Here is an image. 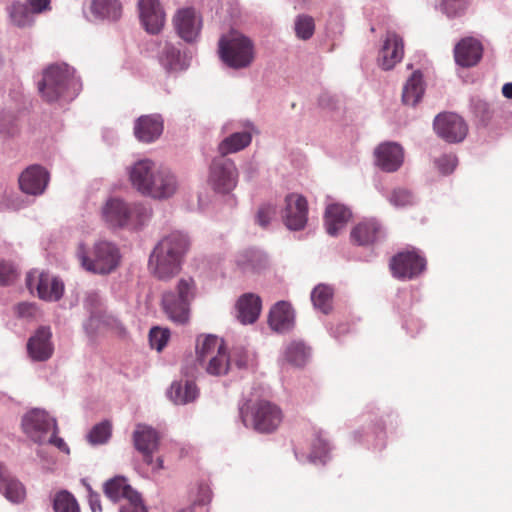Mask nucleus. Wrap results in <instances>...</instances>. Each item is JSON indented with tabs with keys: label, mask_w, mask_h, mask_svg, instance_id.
<instances>
[{
	"label": "nucleus",
	"mask_w": 512,
	"mask_h": 512,
	"mask_svg": "<svg viewBox=\"0 0 512 512\" xmlns=\"http://www.w3.org/2000/svg\"><path fill=\"white\" fill-rule=\"evenodd\" d=\"M189 247L190 239L182 231L175 230L163 236L149 256L148 267L152 274L162 281L174 277L181 270Z\"/></svg>",
	"instance_id": "1"
},
{
	"label": "nucleus",
	"mask_w": 512,
	"mask_h": 512,
	"mask_svg": "<svg viewBox=\"0 0 512 512\" xmlns=\"http://www.w3.org/2000/svg\"><path fill=\"white\" fill-rule=\"evenodd\" d=\"M38 89L47 102H58L63 105L70 103L79 95L82 82L74 67L67 63H55L44 70Z\"/></svg>",
	"instance_id": "2"
},
{
	"label": "nucleus",
	"mask_w": 512,
	"mask_h": 512,
	"mask_svg": "<svg viewBox=\"0 0 512 512\" xmlns=\"http://www.w3.org/2000/svg\"><path fill=\"white\" fill-rule=\"evenodd\" d=\"M197 294L192 277H182L175 288L162 294L161 306L166 316L176 324H186L190 317V306Z\"/></svg>",
	"instance_id": "3"
},
{
	"label": "nucleus",
	"mask_w": 512,
	"mask_h": 512,
	"mask_svg": "<svg viewBox=\"0 0 512 512\" xmlns=\"http://www.w3.org/2000/svg\"><path fill=\"white\" fill-rule=\"evenodd\" d=\"M364 417V424L352 432L353 440L369 450L382 451L386 447V429H396L399 423L398 414L388 412L378 417L375 413H369Z\"/></svg>",
	"instance_id": "4"
},
{
	"label": "nucleus",
	"mask_w": 512,
	"mask_h": 512,
	"mask_svg": "<svg viewBox=\"0 0 512 512\" xmlns=\"http://www.w3.org/2000/svg\"><path fill=\"white\" fill-rule=\"evenodd\" d=\"M146 52L157 59L167 73L186 71L193 58V50L184 48L181 43H173L163 37L151 39L146 43Z\"/></svg>",
	"instance_id": "5"
},
{
	"label": "nucleus",
	"mask_w": 512,
	"mask_h": 512,
	"mask_svg": "<svg viewBox=\"0 0 512 512\" xmlns=\"http://www.w3.org/2000/svg\"><path fill=\"white\" fill-rule=\"evenodd\" d=\"M239 415L246 428L259 433L273 432L282 421L280 408L267 400L246 401L239 406Z\"/></svg>",
	"instance_id": "6"
},
{
	"label": "nucleus",
	"mask_w": 512,
	"mask_h": 512,
	"mask_svg": "<svg viewBox=\"0 0 512 512\" xmlns=\"http://www.w3.org/2000/svg\"><path fill=\"white\" fill-rule=\"evenodd\" d=\"M77 257L83 268L94 274L106 275L113 272L119 265L121 254L118 247L109 241H98L91 252L84 244L77 249Z\"/></svg>",
	"instance_id": "7"
},
{
	"label": "nucleus",
	"mask_w": 512,
	"mask_h": 512,
	"mask_svg": "<svg viewBox=\"0 0 512 512\" xmlns=\"http://www.w3.org/2000/svg\"><path fill=\"white\" fill-rule=\"evenodd\" d=\"M218 55L228 68L245 69L254 61V44L242 34L222 35L218 41Z\"/></svg>",
	"instance_id": "8"
},
{
	"label": "nucleus",
	"mask_w": 512,
	"mask_h": 512,
	"mask_svg": "<svg viewBox=\"0 0 512 512\" xmlns=\"http://www.w3.org/2000/svg\"><path fill=\"white\" fill-rule=\"evenodd\" d=\"M221 130L229 134L218 143L217 152L220 157L244 150L251 144L253 135L259 133L255 124L249 119L228 121Z\"/></svg>",
	"instance_id": "9"
},
{
	"label": "nucleus",
	"mask_w": 512,
	"mask_h": 512,
	"mask_svg": "<svg viewBox=\"0 0 512 512\" xmlns=\"http://www.w3.org/2000/svg\"><path fill=\"white\" fill-rule=\"evenodd\" d=\"M150 215L149 209L142 204L129 205L120 198H109L102 207L104 220L114 228H122L135 217L143 223Z\"/></svg>",
	"instance_id": "10"
},
{
	"label": "nucleus",
	"mask_w": 512,
	"mask_h": 512,
	"mask_svg": "<svg viewBox=\"0 0 512 512\" xmlns=\"http://www.w3.org/2000/svg\"><path fill=\"white\" fill-rule=\"evenodd\" d=\"M209 182L217 193L229 194L238 182L234 161L227 157H214L209 168Z\"/></svg>",
	"instance_id": "11"
},
{
	"label": "nucleus",
	"mask_w": 512,
	"mask_h": 512,
	"mask_svg": "<svg viewBox=\"0 0 512 512\" xmlns=\"http://www.w3.org/2000/svg\"><path fill=\"white\" fill-rule=\"evenodd\" d=\"M21 425L27 437L38 444L46 443L52 429H55V432L59 431L56 419L40 408L28 411L22 417Z\"/></svg>",
	"instance_id": "12"
},
{
	"label": "nucleus",
	"mask_w": 512,
	"mask_h": 512,
	"mask_svg": "<svg viewBox=\"0 0 512 512\" xmlns=\"http://www.w3.org/2000/svg\"><path fill=\"white\" fill-rule=\"evenodd\" d=\"M26 285L33 292L35 289L37 296L47 302H57L64 294L65 286L63 281L49 272L30 271L26 276Z\"/></svg>",
	"instance_id": "13"
},
{
	"label": "nucleus",
	"mask_w": 512,
	"mask_h": 512,
	"mask_svg": "<svg viewBox=\"0 0 512 512\" xmlns=\"http://www.w3.org/2000/svg\"><path fill=\"white\" fill-rule=\"evenodd\" d=\"M389 266L395 278L411 280L425 270L426 259L416 250L402 251L391 258Z\"/></svg>",
	"instance_id": "14"
},
{
	"label": "nucleus",
	"mask_w": 512,
	"mask_h": 512,
	"mask_svg": "<svg viewBox=\"0 0 512 512\" xmlns=\"http://www.w3.org/2000/svg\"><path fill=\"white\" fill-rule=\"evenodd\" d=\"M133 443L135 449L142 454L143 461L147 465H151L153 470L163 468V460L161 458H157L155 463L153 461V453L159 446V434L153 427L138 424L133 432Z\"/></svg>",
	"instance_id": "15"
},
{
	"label": "nucleus",
	"mask_w": 512,
	"mask_h": 512,
	"mask_svg": "<svg viewBox=\"0 0 512 512\" xmlns=\"http://www.w3.org/2000/svg\"><path fill=\"white\" fill-rule=\"evenodd\" d=\"M436 134L447 143H460L468 133L465 120L456 113H439L433 121Z\"/></svg>",
	"instance_id": "16"
},
{
	"label": "nucleus",
	"mask_w": 512,
	"mask_h": 512,
	"mask_svg": "<svg viewBox=\"0 0 512 512\" xmlns=\"http://www.w3.org/2000/svg\"><path fill=\"white\" fill-rule=\"evenodd\" d=\"M285 226L292 231L304 229L308 220V204L304 196L290 193L285 197V208L282 212Z\"/></svg>",
	"instance_id": "17"
},
{
	"label": "nucleus",
	"mask_w": 512,
	"mask_h": 512,
	"mask_svg": "<svg viewBox=\"0 0 512 512\" xmlns=\"http://www.w3.org/2000/svg\"><path fill=\"white\" fill-rule=\"evenodd\" d=\"M178 36L186 43H194L200 36L201 17L194 8L188 7L177 11L173 19Z\"/></svg>",
	"instance_id": "18"
},
{
	"label": "nucleus",
	"mask_w": 512,
	"mask_h": 512,
	"mask_svg": "<svg viewBox=\"0 0 512 512\" xmlns=\"http://www.w3.org/2000/svg\"><path fill=\"white\" fill-rule=\"evenodd\" d=\"M19 187L27 195H42L50 181L49 171L39 165L32 164L28 166L19 176Z\"/></svg>",
	"instance_id": "19"
},
{
	"label": "nucleus",
	"mask_w": 512,
	"mask_h": 512,
	"mask_svg": "<svg viewBox=\"0 0 512 512\" xmlns=\"http://www.w3.org/2000/svg\"><path fill=\"white\" fill-rule=\"evenodd\" d=\"M53 352L51 329L40 326L27 341V353L33 361L44 362L51 358Z\"/></svg>",
	"instance_id": "20"
},
{
	"label": "nucleus",
	"mask_w": 512,
	"mask_h": 512,
	"mask_svg": "<svg viewBox=\"0 0 512 512\" xmlns=\"http://www.w3.org/2000/svg\"><path fill=\"white\" fill-rule=\"evenodd\" d=\"M375 163L384 172H396L403 164L404 150L396 142L381 143L375 149Z\"/></svg>",
	"instance_id": "21"
},
{
	"label": "nucleus",
	"mask_w": 512,
	"mask_h": 512,
	"mask_svg": "<svg viewBox=\"0 0 512 512\" xmlns=\"http://www.w3.org/2000/svg\"><path fill=\"white\" fill-rule=\"evenodd\" d=\"M483 45L474 37L462 38L454 47L455 63L463 68L476 66L483 56Z\"/></svg>",
	"instance_id": "22"
},
{
	"label": "nucleus",
	"mask_w": 512,
	"mask_h": 512,
	"mask_svg": "<svg viewBox=\"0 0 512 512\" xmlns=\"http://www.w3.org/2000/svg\"><path fill=\"white\" fill-rule=\"evenodd\" d=\"M133 130L138 141L152 143L162 135L164 119L158 113L142 115L135 120Z\"/></svg>",
	"instance_id": "23"
},
{
	"label": "nucleus",
	"mask_w": 512,
	"mask_h": 512,
	"mask_svg": "<svg viewBox=\"0 0 512 512\" xmlns=\"http://www.w3.org/2000/svg\"><path fill=\"white\" fill-rule=\"evenodd\" d=\"M147 196L163 200L172 197L178 189L176 175L167 167H159L150 182Z\"/></svg>",
	"instance_id": "24"
},
{
	"label": "nucleus",
	"mask_w": 512,
	"mask_h": 512,
	"mask_svg": "<svg viewBox=\"0 0 512 512\" xmlns=\"http://www.w3.org/2000/svg\"><path fill=\"white\" fill-rule=\"evenodd\" d=\"M139 15L145 30L157 34L165 22V13L159 0H139Z\"/></svg>",
	"instance_id": "25"
},
{
	"label": "nucleus",
	"mask_w": 512,
	"mask_h": 512,
	"mask_svg": "<svg viewBox=\"0 0 512 512\" xmlns=\"http://www.w3.org/2000/svg\"><path fill=\"white\" fill-rule=\"evenodd\" d=\"M404 43L402 37L395 32H387L383 46L379 51L378 62L383 70H391L402 60Z\"/></svg>",
	"instance_id": "26"
},
{
	"label": "nucleus",
	"mask_w": 512,
	"mask_h": 512,
	"mask_svg": "<svg viewBox=\"0 0 512 512\" xmlns=\"http://www.w3.org/2000/svg\"><path fill=\"white\" fill-rule=\"evenodd\" d=\"M267 254L255 247L239 251L235 256L237 268L244 274L260 273L268 267Z\"/></svg>",
	"instance_id": "27"
},
{
	"label": "nucleus",
	"mask_w": 512,
	"mask_h": 512,
	"mask_svg": "<svg viewBox=\"0 0 512 512\" xmlns=\"http://www.w3.org/2000/svg\"><path fill=\"white\" fill-rule=\"evenodd\" d=\"M268 324L278 333L291 331L295 325V311L292 305L284 300L276 302L269 311Z\"/></svg>",
	"instance_id": "28"
},
{
	"label": "nucleus",
	"mask_w": 512,
	"mask_h": 512,
	"mask_svg": "<svg viewBox=\"0 0 512 512\" xmlns=\"http://www.w3.org/2000/svg\"><path fill=\"white\" fill-rule=\"evenodd\" d=\"M333 447L328 438L320 431L316 433L308 455L294 449V455L300 463L309 462L314 465L324 466L331 459Z\"/></svg>",
	"instance_id": "29"
},
{
	"label": "nucleus",
	"mask_w": 512,
	"mask_h": 512,
	"mask_svg": "<svg viewBox=\"0 0 512 512\" xmlns=\"http://www.w3.org/2000/svg\"><path fill=\"white\" fill-rule=\"evenodd\" d=\"M157 167L149 159H142L135 162L129 169V178L135 189L146 195L149 191L150 182L154 177Z\"/></svg>",
	"instance_id": "30"
},
{
	"label": "nucleus",
	"mask_w": 512,
	"mask_h": 512,
	"mask_svg": "<svg viewBox=\"0 0 512 512\" xmlns=\"http://www.w3.org/2000/svg\"><path fill=\"white\" fill-rule=\"evenodd\" d=\"M383 236L382 226L374 218L359 222L351 231V240L359 246L373 245Z\"/></svg>",
	"instance_id": "31"
},
{
	"label": "nucleus",
	"mask_w": 512,
	"mask_h": 512,
	"mask_svg": "<svg viewBox=\"0 0 512 512\" xmlns=\"http://www.w3.org/2000/svg\"><path fill=\"white\" fill-rule=\"evenodd\" d=\"M352 216L351 210L339 203H331L327 205L324 213V224L326 232L330 236H337Z\"/></svg>",
	"instance_id": "32"
},
{
	"label": "nucleus",
	"mask_w": 512,
	"mask_h": 512,
	"mask_svg": "<svg viewBox=\"0 0 512 512\" xmlns=\"http://www.w3.org/2000/svg\"><path fill=\"white\" fill-rule=\"evenodd\" d=\"M262 308L261 298L253 293L243 294L236 303L237 319L242 324H253L259 318Z\"/></svg>",
	"instance_id": "33"
},
{
	"label": "nucleus",
	"mask_w": 512,
	"mask_h": 512,
	"mask_svg": "<svg viewBox=\"0 0 512 512\" xmlns=\"http://www.w3.org/2000/svg\"><path fill=\"white\" fill-rule=\"evenodd\" d=\"M103 491L105 496L113 502H118L122 498H125L127 502H131L140 496V493L134 490L126 477L122 475H117L107 480L103 485Z\"/></svg>",
	"instance_id": "34"
},
{
	"label": "nucleus",
	"mask_w": 512,
	"mask_h": 512,
	"mask_svg": "<svg viewBox=\"0 0 512 512\" xmlns=\"http://www.w3.org/2000/svg\"><path fill=\"white\" fill-rule=\"evenodd\" d=\"M0 492L14 504L22 503L26 497L25 486L17 478L10 475L5 465L0 462Z\"/></svg>",
	"instance_id": "35"
},
{
	"label": "nucleus",
	"mask_w": 512,
	"mask_h": 512,
	"mask_svg": "<svg viewBox=\"0 0 512 512\" xmlns=\"http://www.w3.org/2000/svg\"><path fill=\"white\" fill-rule=\"evenodd\" d=\"M167 394L174 404L186 405L198 398L199 390L193 381L179 380L171 384Z\"/></svg>",
	"instance_id": "36"
},
{
	"label": "nucleus",
	"mask_w": 512,
	"mask_h": 512,
	"mask_svg": "<svg viewBox=\"0 0 512 512\" xmlns=\"http://www.w3.org/2000/svg\"><path fill=\"white\" fill-rule=\"evenodd\" d=\"M211 498L212 492L209 485L205 482H199L189 491L190 506L179 509L177 512H209Z\"/></svg>",
	"instance_id": "37"
},
{
	"label": "nucleus",
	"mask_w": 512,
	"mask_h": 512,
	"mask_svg": "<svg viewBox=\"0 0 512 512\" xmlns=\"http://www.w3.org/2000/svg\"><path fill=\"white\" fill-rule=\"evenodd\" d=\"M282 359L294 367H303L311 356V349L301 340H293L283 347Z\"/></svg>",
	"instance_id": "38"
},
{
	"label": "nucleus",
	"mask_w": 512,
	"mask_h": 512,
	"mask_svg": "<svg viewBox=\"0 0 512 512\" xmlns=\"http://www.w3.org/2000/svg\"><path fill=\"white\" fill-rule=\"evenodd\" d=\"M423 74L414 71L403 86L402 101L405 105L415 107L424 95Z\"/></svg>",
	"instance_id": "39"
},
{
	"label": "nucleus",
	"mask_w": 512,
	"mask_h": 512,
	"mask_svg": "<svg viewBox=\"0 0 512 512\" xmlns=\"http://www.w3.org/2000/svg\"><path fill=\"white\" fill-rule=\"evenodd\" d=\"M90 10L95 19L115 21L121 16V4L118 0H93Z\"/></svg>",
	"instance_id": "40"
},
{
	"label": "nucleus",
	"mask_w": 512,
	"mask_h": 512,
	"mask_svg": "<svg viewBox=\"0 0 512 512\" xmlns=\"http://www.w3.org/2000/svg\"><path fill=\"white\" fill-rule=\"evenodd\" d=\"M471 111L478 123L481 126H488L491 120L498 114V106L494 103H489L478 97L471 98L470 101Z\"/></svg>",
	"instance_id": "41"
},
{
	"label": "nucleus",
	"mask_w": 512,
	"mask_h": 512,
	"mask_svg": "<svg viewBox=\"0 0 512 512\" xmlns=\"http://www.w3.org/2000/svg\"><path fill=\"white\" fill-rule=\"evenodd\" d=\"M219 350L223 351L225 348L217 336L209 334L203 338L199 337L196 342V359L200 365H204L207 359L216 355Z\"/></svg>",
	"instance_id": "42"
},
{
	"label": "nucleus",
	"mask_w": 512,
	"mask_h": 512,
	"mask_svg": "<svg viewBox=\"0 0 512 512\" xmlns=\"http://www.w3.org/2000/svg\"><path fill=\"white\" fill-rule=\"evenodd\" d=\"M11 22L20 28L30 27L34 23L35 13L26 3L13 2L7 7Z\"/></svg>",
	"instance_id": "43"
},
{
	"label": "nucleus",
	"mask_w": 512,
	"mask_h": 512,
	"mask_svg": "<svg viewBox=\"0 0 512 512\" xmlns=\"http://www.w3.org/2000/svg\"><path fill=\"white\" fill-rule=\"evenodd\" d=\"M333 289L325 284H318L311 292V301L315 309L328 314L332 309Z\"/></svg>",
	"instance_id": "44"
},
{
	"label": "nucleus",
	"mask_w": 512,
	"mask_h": 512,
	"mask_svg": "<svg viewBox=\"0 0 512 512\" xmlns=\"http://www.w3.org/2000/svg\"><path fill=\"white\" fill-rule=\"evenodd\" d=\"M55 512H80L76 498L67 490L57 492L53 498Z\"/></svg>",
	"instance_id": "45"
},
{
	"label": "nucleus",
	"mask_w": 512,
	"mask_h": 512,
	"mask_svg": "<svg viewBox=\"0 0 512 512\" xmlns=\"http://www.w3.org/2000/svg\"><path fill=\"white\" fill-rule=\"evenodd\" d=\"M207 361L206 371L210 375H224L230 368V360L225 350H219L216 355L211 356Z\"/></svg>",
	"instance_id": "46"
},
{
	"label": "nucleus",
	"mask_w": 512,
	"mask_h": 512,
	"mask_svg": "<svg viewBox=\"0 0 512 512\" xmlns=\"http://www.w3.org/2000/svg\"><path fill=\"white\" fill-rule=\"evenodd\" d=\"M111 433V423L108 420H104L92 427L87 435V439L92 445H101L110 439Z\"/></svg>",
	"instance_id": "47"
},
{
	"label": "nucleus",
	"mask_w": 512,
	"mask_h": 512,
	"mask_svg": "<svg viewBox=\"0 0 512 512\" xmlns=\"http://www.w3.org/2000/svg\"><path fill=\"white\" fill-rule=\"evenodd\" d=\"M469 6V0H442L440 10L448 18L461 16Z\"/></svg>",
	"instance_id": "48"
},
{
	"label": "nucleus",
	"mask_w": 512,
	"mask_h": 512,
	"mask_svg": "<svg viewBox=\"0 0 512 512\" xmlns=\"http://www.w3.org/2000/svg\"><path fill=\"white\" fill-rule=\"evenodd\" d=\"M315 30L314 20L308 15H299L295 20V32L298 38L308 40Z\"/></svg>",
	"instance_id": "49"
},
{
	"label": "nucleus",
	"mask_w": 512,
	"mask_h": 512,
	"mask_svg": "<svg viewBox=\"0 0 512 512\" xmlns=\"http://www.w3.org/2000/svg\"><path fill=\"white\" fill-rule=\"evenodd\" d=\"M18 131L19 125L15 114L11 111H2L0 115V133L7 137H13Z\"/></svg>",
	"instance_id": "50"
},
{
	"label": "nucleus",
	"mask_w": 512,
	"mask_h": 512,
	"mask_svg": "<svg viewBox=\"0 0 512 512\" xmlns=\"http://www.w3.org/2000/svg\"><path fill=\"white\" fill-rule=\"evenodd\" d=\"M170 338V330L161 327H152L149 332V341L152 348L162 351Z\"/></svg>",
	"instance_id": "51"
},
{
	"label": "nucleus",
	"mask_w": 512,
	"mask_h": 512,
	"mask_svg": "<svg viewBox=\"0 0 512 512\" xmlns=\"http://www.w3.org/2000/svg\"><path fill=\"white\" fill-rule=\"evenodd\" d=\"M230 365L234 363L238 369H247L250 367L253 358L249 350L243 347L233 348L230 355H228Z\"/></svg>",
	"instance_id": "52"
},
{
	"label": "nucleus",
	"mask_w": 512,
	"mask_h": 512,
	"mask_svg": "<svg viewBox=\"0 0 512 512\" xmlns=\"http://www.w3.org/2000/svg\"><path fill=\"white\" fill-rule=\"evenodd\" d=\"M19 276L17 267L10 261L0 260V286L13 284Z\"/></svg>",
	"instance_id": "53"
},
{
	"label": "nucleus",
	"mask_w": 512,
	"mask_h": 512,
	"mask_svg": "<svg viewBox=\"0 0 512 512\" xmlns=\"http://www.w3.org/2000/svg\"><path fill=\"white\" fill-rule=\"evenodd\" d=\"M389 202L395 207H406L415 203V197L411 191L404 188L394 189Z\"/></svg>",
	"instance_id": "54"
},
{
	"label": "nucleus",
	"mask_w": 512,
	"mask_h": 512,
	"mask_svg": "<svg viewBox=\"0 0 512 512\" xmlns=\"http://www.w3.org/2000/svg\"><path fill=\"white\" fill-rule=\"evenodd\" d=\"M88 318L83 322V330L89 338H94L104 321V313L91 312Z\"/></svg>",
	"instance_id": "55"
},
{
	"label": "nucleus",
	"mask_w": 512,
	"mask_h": 512,
	"mask_svg": "<svg viewBox=\"0 0 512 512\" xmlns=\"http://www.w3.org/2000/svg\"><path fill=\"white\" fill-rule=\"evenodd\" d=\"M435 165L443 175L451 174L457 165V157L454 154H443L435 160Z\"/></svg>",
	"instance_id": "56"
},
{
	"label": "nucleus",
	"mask_w": 512,
	"mask_h": 512,
	"mask_svg": "<svg viewBox=\"0 0 512 512\" xmlns=\"http://www.w3.org/2000/svg\"><path fill=\"white\" fill-rule=\"evenodd\" d=\"M275 214V208L272 204H262L256 213V222L259 226L266 228Z\"/></svg>",
	"instance_id": "57"
},
{
	"label": "nucleus",
	"mask_w": 512,
	"mask_h": 512,
	"mask_svg": "<svg viewBox=\"0 0 512 512\" xmlns=\"http://www.w3.org/2000/svg\"><path fill=\"white\" fill-rule=\"evenodd\" d=\"M83 306L88 313H91V312L104 313L101 309L102 298H101L100 294L96 291H90L86 294V297L83 301Z\"/></svg>",
	"instance_id": "58"
},
{
	"label": "nucleus",
	"mask_w": 512,
	"mask_h": 512,
	"mask_svg": "<svg viewBox=\"0 0 512 512\" xmlns=\"http://www.w3.org/2000/svg\"><path fill=\"white\" fill-rule=\"evenodd\" d=\"M83 486L86 488L87 491V499L89 506L93 512H100L101 511V501H100V494L95 492L91 485L87 482L86 479L81 480Z\"/></svg>",
	"instance_id": "59"
},
{
	"label": "nucleus",
	"mask_w": 512,
	"mask_h": 512,
	"mask_svg": "<svg viewBox=\"0 0 512 512\" xmlns=\"http://www.w3.org/2000/svg\"><path fill=\"white\" fill-rule=\"evenodd\" d=\"M119 512H148L147 507L144 505L141 495L137 497V499L132 500L131 502H126L123 504Z\"/></svg>",
	"instance_id": "60"
},
{
	"label": "nucleus",
	"mask_w": 512,
	"mask_h": 512,
	"mask_svg": "<svg viewBox=\"0 0 512 512\" xmlns=\"http://www.w3.org/2000/svg\"><path fill=\"white\" fill-rule=\"evenodd\" d=\"M402 327L407 331L411 336H415L421 328L423 327L422 321L418 318L410 317L409 319L405 318L403 320Z\"/></svg>",
	"instance_id": "61"
},
{
	"label": "nucleus",
	"mask_w": 512,
	"mask_h": 512,
	"mask_svg": "<svg viewBox=\"0 0 512 512\" xmlns=\"http://www.w3.org/2000/svg\"><path fill=\"white\" fill-rule=\"evenodd\" d=\"M58 432H55V429H52L51 435L48 437L46 442L56 446L61 452L65 454L70 453L69 446L66 444L63 438L57 436Z\"/></svg>",
	"instance_id": "62"
},
{
	"label": "nucleus",
	"mask_w": 512,
	"mask_h": 512,
	"mask_svg": "<svg viewBox=\"0 0 512 512\" xmlns=\"http://www.w3.org/2000/svg\"><path fill=\"white\" fill-rule=\"evenodd\" d=\"M410 298H411L410 292H408L406 290L398 291L397 301L395 304L396 308L398 310H401L402 312H404L406 310V308H408L410 306V304H409Z\"/></svg>",
	"instance_id": "63"
},
{
	"label": "nucleus",
	"mask_w": 512,
	"mask_h": 512,
	"mask_svg": "<svg viewBox=\"0 0 512 512\" xmlns=\"http://www.w3.org/2000/svg\"><path fill=\"white\" fill-rule=\"evenodd\" d=\"M26 4L35 14H40L49 9L50 0H27Z\"/></svg>",
	"instance_id": "64"
}]
</instances>
